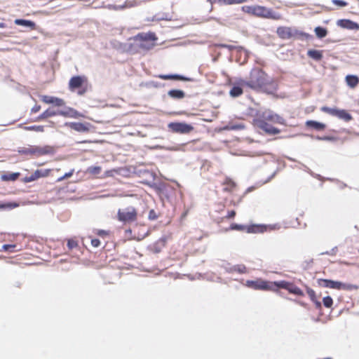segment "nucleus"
Wrapping results in <instances>:
<instances>
[{
    "label": "nucleus",
    "mask_w": 359,
    "mask_h": 359,
    "mask_svg": "<svg viewBox=\"0 0 359 359\" xmlns=\"http://www.w3.org/2000/svg\"><path fill=\"white\" fill-rule=\"evenodd\" d=\"M270 226L262 224H252L250 225L240 224L237 223H231L226 231H245L248 233H259L267 231Z\"/></svg>",
    "instance_id": "20e7f679"
},
{
    "label": "nucleus",
    "mask_w": 359,
    "mask_h": 359,
    "mask_svg": "<svg viewBox=\"0 0 359 359\" xmlns=\"http://www.w3.org/2000/svg\"><path fill=\"white\" fill-rule=\"evenodd\" d=\"M273 292L282 295L279 291L280 289L287 290L290 294H294L297 297H304V291L297 286L293 282L282 280L273 281Z\"/></svg>",
    "instance_id": "7ed1b4c3"
},
{
    "label": "nucleus",
    "mask_w": 359,
    "mask_h": 359,
    "mask_svg": "<svg viewBox=\"0 0 359 359\" xmlns=\"http://www.w3.org/2000/svg\"><path fill=\"white\" fill-rule=\"evenodd\" d=\"M172 19V16L168 13H156L152 18V21H161V20H167L170 21Z\"/></svg>",
    "instance_id": "f704fd0d"
},
{
    "label": "nucleus",
    "mask_w": 359,
    "mask_h": 359,
    "mask_svg": "<svg viewBox=\"0 0 359 359\" xmlns=\"http://www.w3.org/2000/svg\"><path fill=\"white\" fill-rule=\"evenodd\" d=\"M67 246L69 250H72L74 248H76L79 246L78 242L73 238H69L67 239Z\"/></svg>",
    "instance_id": "de8ad7c7"
},
{
    "label": "nucleus",
    "mask_w": 359,
    "mask_h": 359,
    "mask_svg": "<svg viewBox=\"0 0 359 359\" xmlns=\"http://www.w3.org/2000/svg\"><path fill=\"white\" fill-rule=\"evenodd\" d=\"M166 241L167 238L165 236H162L153 244L149 245L148 246V250L155 254H158L161 252L162 249L165 246Z\"/></svg>",
    "instance_id": "a211bd4d"
},
{
    "label": "nucleus",
    "mask_w": 359,
    "mask_h": 359,
    "mask_svg": "<svg viewBox=\"0 0 359 359\" xmlns=\"http://www.w3.org/2000/svg\"><path fill=\"white\" fill-rule=\"evenodd\" d=\"M62 126L69 127L79 133H88L95 129V126L89 122H65Z\"/></svg>",
    "instance_id": "1a4fd4ad"
},
{
    "label": "nucleus",
    "mask_w": 359,
    "mask_h": 359,
    "mask_svg": "<svg viewBox=\"0 0 359 359\" xmlns=\"http://www.w3.org/2000/svg\"><path fill=\"white\" fill-rule=\"evenodd\" d=\"M226 49H228L229 51L236 50L238 53H241L242 51L247 52V50L244 47L241 46H233L227 44Z\"/></svg>",
    "instance_id": "49530a36"
},
{
    "label": "nucleus",
    "mask_w": 359,
    "mask_h": 359,
    "mask_svg": "<svg viewBox=\"0 0 359 359\" xmlns=\"http://www.w3.org/2000/svg\"><path fill=\"white\" fill-rule=\"evenodd\" d=\"M158 78L163 79V80H172V81H193L194 79L180 74H161L156 76Z\"/></svg>",
    "instance_id": "2eb2a0df"
},
{
    "label": "nucleus",
    "mask_w": 359,
    "mask_h": 359,
    "mask_svg": "<svg viewBox=\"0 0 359 359\" xmlns=\"http://www.w3.org/2000/svg\"><path fill=\"white\" fill-rule=\"evenodd\" d=\"M16 206V204H12L11 203H5L0 201V209L13 208Z\"/></svg>",
    "instance_id": "4d7b16f0"
},
{
    "label": "nucleus",
    "mask_w": 359,
    "mask_h": 359,
    "mask_svg": "<svg viewBox=\"0 0 359 359\" xmlns=\"http://www.w3.org/2000/svg\"><path fill=\"white\" fill-rule=\"evenodd\" d=\"M59 111H61V109L55 110L51 108L46 109V118L51 117L56 115H60Z\"/></svg>",
    "instance_id": "09e8293b"
},
{
    "label": "nucleus",
    "mask_w": 359,
    "mask_h": 359,
    "mask_svg": "<svg viewBox=\"0 0 359 359\" xmlns=\"http://www.w3.org/2000/svg\"><path fill=\"white\" fill-rule=\"evenodd\" d=\"M336 109H337V107H329L327 106H323L321 107L320 110L323 112H325L332 116H334Z\"/></svg>",
    "instance_id": "8fccbe9b"
},
{
    "label": "nucleus",
    "mask_w": 359,
    "mask_h": 359,
    "mask_svg": "<svg viewBox=\"0 0 359 359\" xmlns=\"http://www.w3.org/2000/svg\"><path fill=\"white\" fill-rule=\"evenodd\" d=\"M18 153L27 158H35L43 155L45 150L36 146L29 145L20 148Z\"/></svg>",
    "instance_id": "9d476101"
},
{
    "label": "nucleus",
    "mask_w": 359,
    "mask_h": 359,
    "mask_svg": "<svg viewBox=\"0 0 359 359\" xmlns=\"http://www.w3.org/2000/svg\"><path fill=\"white\" fill-rule=\"evenodd\" d=\"M245 285L253 290L273 292V281L257 279L246 280Z\"/></svg>",
    "instance_id": "39448f33"
},
{
    "label": "nucleus",
    "mask_w": 359,
    "mask_h": 359,
    "mask_svg": "<svg viewBox=\"0 0 359 359\" xmlns=\"http://www.w3.org/2000/svg\"><path fill=\"white\" fill-rule=\"evenodd\" d=\"M338 140V137L334 136H330V135H324L322 136V140L323 141H330V142H334Z\"/></svg>",
    "instance_id": "052dcab7"
},
{
    "label": "nucleus",
    "mask_w": 359,
    "mask_h": 359,
    "mask_svg": "<svg viewBox=\"0 0 359 359\" xmlns=\"http://www.w3.org/2000/svg\"><path fill=\"white\" fill-rule=\"evenodd\" d=\"M144 184L149 186L150 187L154 189L156 191L159 193H162L163 191H165V189L168 187L166 184L164 182H158L156 183L154 181H146Z\"/></svg>",
    "instance_id": "7c9ffc66"
},
{
    "label": "nucleus",
    "mask_w": 359,
    "mask_h": 359,
    "mask_svg": "<svg viewBox=\"0 0 359 359\" xmlns=\"http://www.w3.org/2000/svg\"><path fill=\"white\" fill-rule=\"evenodd\" d=\"M306 289L311 301H313L315 299H317L316 292L312 288L306 286Z\"/></svg>",
    "instance_id": "3c124183"
},
{
    "label": "nucleus",
    "mask_w": 359,
    "mask_h": 359,
    "mask_svg": "<svg viewBox=\"0 0 359 359\" xmlns=\"http://www.w3.org/2000/svg\"><path fill=\"white\" fill-rule=\"evenodd\" d=\"M337 25L342 29L358 31L359 30V23L355 21H353L350 19H339L337 22Z\"/></svg>",
    "instance_id": "4468645a"
},
{
    "label": "nucleus",
    "mask_w": 359,
    "mask_h": 359,
    "mask_svg": "<svg viewBox=\"0 0 359 359\" xmlns=\"http://www.w3.org/2000/svg\"><path fill=\"white\" fill-rule=\"evenodd\" d=\"M261 18L278 20L281 19L282 16L279 13L276 12L273 8L263 6Z\"/></svg>",
    "instance_id": "6ab92c4d"
},
{
    "label": "nucleus",
    "mask_w": 359,
    "mask_h": 359,
    "mask_svg": "<svg viewBox=\"0 0 359 359\" xmlns=\"http://www.w3.org/2000/svg\"><path fill=\"white\" fill-rule=\"evenodd\" d=\"M243 93V84L241 79L234 82L229 90V95L232 97H238Z\"/></svg>",
    "instance_id": "4be33fe9"
},
{
    "label": "nucleus",
    "mask_w": 359,
    "mask_h": 359,
    "mask_svg": "<svg viewBox=\"0 0 359 359\" xmlns=\"http://www.w3.org/2000/svg\"><path fill=\"white\" fill-rule=\"evenodd\" d=\"M266 119L276 123L286 125V121L282 116L271 111L269 112Z\"/></svg>",
    "instance_id": "c85d7f7f"
},
{
    "label": "nucleus",
    "mask_w": 359,
    "mask_h": 359,
    "mask_svg": "<svg viewBox=\"0 0 359 359\" xmlns=\"http://www.w3.org/2000/svg\"><path fill=\"white\" fill-rule=\"evenodd\" d=\"M323 304L325 308H331L333 305V299L332 298L327 295L323 298Z\"/></svg>",
    "instance_id": "c03bdc74"
},
{
    "label": "nucleus",
    "mask_w": 359,
    "mask_h": 359,
    "mask_svg": "<svg viewBox=\"0 0 359 359\" xmlns=\"http://www.w3.org/2000/svg\"><path fill=\"white\" fill-rule=\"evenodd\" d=\"M337 251H338V248H337V246H334V248H332L331 249V250H330V251H325V252H321V253H320V255H335Z\"/></svg>",
    "instance_id": "13d9d810"
},
{
    "label": "nucleus",
    "mask_w": 359,
    "mask_h": 359,
    "mask_svg": "<svg viewBox=\"0 0 359 359\" xmlns=\"http://www.w3.org/2000/svg\"><path fill=\"white\" fill-rule=\"evenodd\" d=\"M241 82H242L243 86H245L254 90L259 91V88L256 86L254 79H252L250 77L249 81H245L244 79H241Z\"/></svg>",
    "instance_id": "58836bf2"
},
{
    "label": "nucleus",
    "mask_w": 359,
    "mask_h": 359,
    "mask_svg": "<svg viewBox=\"0 0 359 359\" xmlns=\"http://www.w3.org/2000/svg\"><path fill=\"white\" fill-rule=\"evenodd\" d=\"M253 125L255 128L261 129L269 135H276L280 133V130L279 128L272 126L264 119L254 118Z\"/></svg>",
    "instance_id": "0eeeda50"
},
{
    "label": "nucleus",
    "mask_w": 359,
    "mask_h": 359,
    "mask_svg": "<svg viewBox=\"0 0 359 359\" xmlns=\"http://www.w3.org/2000/svg\"><path fill=\"white\" fill-rule=\"evenodd\" d=\"M20 175V172H8L2 175L1 179L3 181H15Z\"/></svg>",
    "instance_id": "4c0bfd02"
},
{
    "label": "nucleus",
    "mask_w": 359,
    "mask_h": 359,
    "mask_svg": "<svg viewBox=\"0 0 359 359\" xmlns=\"http://www.w3.org/2000/svg\"><path fill=\"white\" fill-rule=\"evenodd\" d=\"M128 43H120L118 48L124 53H127Z\"/></svg>",
    "instance_id": "0e129e2a"
},
{
    "label": "nucleus",
    "mask_w": 359,
    "mask_h": 359,
    "mask_svg": "<svg viewBox=\"0 0 359 359\" xmlns=\"http://www.w3.org/2000/svg\"><path fill=\"white\" fill-rule=\"evenodd\" d=\"M88 79L85 75H75L69 81V89L76 92L79 95H83L88 91Z\"/></svg>",
    "instance_id": "f03ea898"
},
{
    "label": "nucleus",
    "mask_w": 359,
    "mask_h": 359,
    "mask_svg": "<svg viewBox=\"0 0 359 359\" xmlns=\"http://www.w3.org/2000/svg\"><path fill=\"white\" fill-rule=\"evenodd\" d=\"M234 0H207V2L211 4L218 3L224 5H233L234 4Z\"/></svg>",
    "instance_id": "37998d69"
},
{
    "label": "nucleus",
    "mask_w": 359,
    "mask_h": 359,
    "mask_svg": "<svg viewBox=\"0 0 359 359\" xmlns=\"http://www.w3.org/2000/svg\"><path fill=\"white\" fill-rule=\"evenodd\" d=\"M74 172V169H72L69 172H65L62 176H61V177L57 178V181H61V180H62L64 179H67L68 177H70L73 175Z\"/></svg>",
    "instance_id": "bf43d9fd"
},
{
    "label": "nucleus",
    "mask_w": 359,
    "mask_h": 359,
    "mask_svg": "<svg viewBox=\"0 0 359 359\" xmlns=\"http://www.w3.org/2000/svg\"><path fill=\"white\" fill-rule=\"evenodd\" d=\"M76 191V187L74 184L69 183L67 187L62 188L63 192L74 193Z\"/></svg>",
    "instance_id": "864d4df0"
},
{
    "label": "nucleus",
    "mask_w": 359,
    "mask_h": 359,
    "mask_svg": "<svg viewBox=\"0 0 359 359\" xmlns=\"http://www.w3.org/2000/svg\"><path fill=\"white\" fill-rule=\"evenodd\" d=\"M158 215L156 211L153 209L150 210L148 215V219L149 220H155L158 218Z\"/></svg>",
    "instance_id": "6e6d98bb"
},
{
    "label": "nucleus",
    "mask_w": 359,
    "mask_h": 359,
    "mask_svg": "<svg viewBox=\"0 0 359 359\" xmlns=\"http://www.w3.org/2000/svg\"><path fill=\"white\" fill-rule=\"evenodd\" d=\"M263 6L253 5V6H243L241 7V10L248 14H250L255 17H262Z\"/></svg>",
    "instance_id": "f3484780"
},
{
    "label": "nucleus",
    "mask_w": 359,
    "mask_h": 359,
    "mask_svg": "<svg viewBox=\"0 0 359 359\" xmlns=\"http://www.w3.org/2000/svg\"><path fill=\"white\" fill-rule=\"evenodd\" d=\"M357 288H358V286L355 285L343 283V282L338 280L337 287V290H338L351 291V290L357 289Z\"/></svg>",
    "instance_id": "c9c22d12"
},
{
    "label": "nucleus",
    "mask_w": 359,
    "mask_h": 359,
    "mask_svg": "<svg viewBox=\"0 0 359 359\" xmlns=\"http://www.w3.org/2000/svg\"><path fill=\"white\" fill-rule=\"evenodd\" d=\"M306 128L320 132L326 128V124L316 120H307L305 123Z\"/></svg>",
    "instance_id": "5701e85b"
},
{
    "label": "nucleus",
    "mask_w": 359,
    "mask_h": 359,
    "mask_svg": "<svg viewBox=\"0 0 359 359\" xmlns=\"http://www.w3.org/2000/svg\"><path fill=\"white\" fill-rule=\"evenodd\" d=\"M332 3L338 7L343 8L348 5V2L344 0H332Z\"/></svg>",
    "instance_id": "603ef678"
},
{
    "label": "nucleus",
    "mask_w": 359,
    "mask_h": 359,
    "mask_svg": "<svg viewBox=\"0 0 359 359\" xmlns=\"http://www.w3.org/2000/svg\"><path fill=\"white\" fill-rule=\"evenodd\" d=\"M170 131L178 134H189L194 130V126L186 122H170L168 124Z\"/></svg>",
    "instance_id": "423d86ee"
},
{
    "label": "nucleus",
    "mask_w": 359,
    "mask_h": 359,
    "mask_svg": "<svg viewBox=\"0 0 359 359\" xmlns=\"http://www.w3.org/2000/svg\"><path fill=\"white\" fill-rule=\"evenodd\" d=\"M14 22L17 25L30 27H34V23L30 20H22V19H16Z\"/></svg>",
    "instance_id": "ea45409f"
},
{
    "label": "nucleus",
    "mask_w": 359,
    "mask_h": 359,
    "mask_svg": "<svg viewBox=\"0 0 359 359\" xmlns=\"http://www.w3.org/2000/svg\"><path fill=\"white\" fill-rule=\"evenodd\" d=\"M168 97L174 100H181L186 97V93L181 90L177 88H172L168 91L167 93Z\"/></svg>",
    "instance_id": "393cba45"
},
{
    "label": "nucleus",
    "mask_w": 359,
    "mask_h": 359,
    "mask_svg": "<svg viewBox=\"0 0 359 359\" xmlns=\"http://www.w3.org/2000/svg\"><path fill=\"white\" fill-rule=\"evenodd\" d=\"M102 170V168L99 165H93L90 166L87 168V172L90 173L92 175H99Z\"/></svg>",
    "instance_id": "79ce46f5"
},
{
    "label": "nucleus",
    "mask_w": 359,
    "mask_h": 359,
    "mask_svg": "<svg viewBox=\"0 0 359 359\" xmlns=\"http://www.w3.org/2000/svg\"><path fill=\"white\" fill-rule=\"evenodd\" d=\"M333 116H336L346 122H349L353 119L352 115L346 109H344L337 108Z\"/></svg>",
    "instance_id": "a878e982"
},
{
    "label": "nucleus",
    "mask_w": 359,
    "mask_h": 359,
    "mask_svg": "<svg viewBox=\"0 0 359 359\" xmlns=\"http://www.w3.org/2000/svg\"><path fill=\"white\" fill-rule=\"evenodd\" d=\"M146 86L150 88H159L165 86V83H162L156 81H150L146 83Z\"/></svg>",
    "instance_id": "a18cd8bd"
},
{
    "label": "nucleus",
    "mask_w": 359,
    "mask_h": 359,
    "mask_svg": "<svg viewBox=\"0 0 359 359\" xmlns=\"http://www.w3.org/2000/svg\"><path fill=\"white\" fill-rule=\"evenodd\" d=\"M137 215V210L133 206H129L123 210L119 209L117 212L118 219L123 223L135 221Z\"/></svg>",
    "instance_id": "6e6552de"
},
{
    "label": "nucleus",
    "mask_w": 359,
    "mask_h": 359,
    "mask_svg": "<svg viewBox=\"0 0 359 359\" xmlns=\"http://www.w3.org/2000/svg\"><path fill=\"white\" fill-rule=\"evenodd\" d=\"M314 33L318 39H322L327 36L328 30L325 27L317 26L314 28Z\"/></svg>",
    "instance_id": "72a5a7b5"
},
{
    "label": "nucleus",
    "mask_w": 359,
    "mask_h": 359,
    "mask_svg": "<svg viewBox=\"0 0 359 359\" xmlns=\"http://www.w3.org/2000/svg\"><path fill=\"white\" fill-rule=\"evenodd\" d=\"M65 109H61V111H59V114L60 116H62L64 117L67 118H78L80 117H84V115L77 111L76 109L67 106H64Z\"/></svg>",
    "instance_id": "dca6fc26"
},
{
    "label": "nucleus",
    "mask_w": 359,
    "mask_h": 359,
    "mask_svg": "<svg viewBox=\"0 0 359 359\" xmlns=\"http://www.w3.org/2000/svg\"><path fill=\"white\" fill-rule=\"evenodd\" d=\"M133 172L140 177H145V182L149 181L148 180L154 181L156 176L154 171L143 167H134Z\"/></svg>",
    "instance_id": "ddd939ff"
},
{
    "label": "nucleus",
    "mask_w": 359,
    "mask_h": 359,
    "mask_svg": "<svg viewBox=\"0 0 359 359\" xmlns=\"http://www.w3.org/2000/svg\"><path fill=\"white\" fill-rule=\"evenodd\" d=\"M345 81L350 88H355L359 83V76L355 74H348L345 77Z\"/></svg>",
    "instance_id": "c756f323"
},
{
    "label": "nucleus",
    "mask_w": 359,
    "mask_h": 359,
    "mask_svg": "<svg viewBox=\"0 0 359 359\" xmlns=\"http://www.w3.org/2000/svg\"><path fill=\"white\" fill-rule=\"evenodd\" d=\"M227 265L229 266H226L225 270L228 273L237 272L240 274H243L247 272V268L244 264H236L233 266H230V264L228 263Z\"/></svg>",
    "instance_id": "cd10ccee"
},
{
    "label": "nucleus",
    "mask_w": 359,
    "mask_h": 359,
    "mask_svg": "<svg viewBox=\"0 0 359 359\" xmlns=\"http://www.w3.org/2000/svg\"><path fill=\"white\" fill-rule=\"evenodd\" d=\"M292 27L280 26L277 28L276 34L279 38L283 40L291 39Z\"/></svg>",
    "instance_id": "412c9836"
},
{
    "label": "nucleus",
    "mask_w": 359,
    "mask_h": 359,
    "mask_svg": "<svg viewBox=\"0 0 359 359\" xmlns=\"http://www.w3.org/2000/svg\"><path fill=\"white\" fill-rule=\"evenodd\" d=\"M245 128V126L243 123H229L224 126L220 130H243Z\"/></svg>",
    "instance_id": "473e14b6"
},
{
    "label": "nucleus",
    "mask_w": 359,
    "mask_h": 359,
    "mask_svg": "<svg viewBox=\"0 0 359 359\" xmlns=\"http://www.w3.org/2000/svg\"><path fill=\"white\" fill-rule=\"evenodd\" d=\"M15 247H16L15 245H4L3 249L6 251L13 252L14 248H15Z\"/></svg>",
    "instance_id": "e2e57ef3"
},
{
    "label": "nucleus",
    "mask_w": 359,
    "mask_h": 359,
    "mask_svg": "<svg viewBox=\"0 0 359 359\" xmlns=\"http://www.w3.org/2000/svg\"><path fill=\"white\" fill-rule=\"evenodd\" d=\"M46 104H50L55 107H62L65 105V102L62 98L46 95Z\"/></svg>",
    "instance_id": "2f4dec72"
},
{
    "label": "nucleus",
    "mask_w": 359,
    "mask_h": 359,
    "mask_svg": "<svg viewBox=\"0 0 359 359\" xmlns=\"http://www.w3.org/2000/svg\"><path fill=\"white\" fill-rule=\"evenodd\" d=\"M95 233L101 237V238H104L107 236H109V233H110V231H107V230H104V229H97L96 230V232Z\"/></svg>",
    "instance_id": "5fc2aeb1"
},
{
    "label": "nucleus",
    "mask_w": 359,
    "mask_h": 359,
    "mask_svg": "<svg viewBox=\"0 0 359 359\" xmlns=\"http://www.w3.org/2000/svg\"><path fill=\"white\" fill-rule=\"evenodd\" d=\"M338 280H334L332 279L327 278H318L317 284L319 287L335 289L337 287Z\"/></svg>",
    "instance_id": "b1692460"
},
{
    "label": "nucleus",
    "mask_w": 359,
    "mask_h": 359,
    "mask_svg": "<svg viewBox=\"0 0 359 359\" xmlns=\"http://www.w3.org/2000/svg\"><path fill=\"white\" fill-rule=\"evenodd\" d=\"M311 302L315 304L316 309H322V303L318 299H315V300Z\"/></svg>",
    "instance_id": "774afa93"
},
{
    "label": "nucleus",
    "mask_w": 359,
    "mask_h": 359,
    "mask_svg": "<svg viewBox=\"0 0 359 359\" xmlns=\"http://www.w3.org/2000/svg\"><path fill=\"white\" fill-rule=\"evenodd\" d=\"M299 135L298 134H294V135H283V136H278V137H274L273 139H272L273 140H279V139H285V138H292V137H294L295 136H297ZM299 135H302V136H304V137H309L312 139H314L315 137V135H309V134H306V133H302V134H300Z\"/></svg>",
    "instance_id": "a19ab883"
},
{
    "label": "nucleus",
    "mask_w": 359,
    "mask_h": 359,
    "mask_svg": "<svg viewBox=\"0 0 359 359\" xmlns=\"http://www.w3.org/2000/svg\"><path fill=\"white\" fill-rule=\"evenodd\" d=\"M140 41V43H152L155 44V42L158 40V37L155 32H140L133 37H130L129 40Z\"/></svg>",
    "instance_id": "9b49d317"
},
{
    "label": "nucleus",
    "mask_w": 359,
    "mask_h": 359,
    "mask_svg": "<svg viewBox=\"0 0 359 359\" xmlns=\"http://www.w3.org/2000/svg\"><path fill=\"white\" fill-rule=\"evenodd\" d=\"M101 244L100 239L94 238L91 239V245L93 247L98 248Z\"/></svg>",
    "instance_id": "680f3d73"
},
{
    "label": "nucleus",
    "mask_w": 359,
    "mask_h": 359,
    "mask_svg": "<svg viewBox=\"0 0 359 359\" xmlns=\"http://www.w3.org/2000/svg\"><path fill=\"white\" fill-rule=\"evenodd\" d=\"M236 212L234 210H231L228 211L227 215H226V217L228 219H233L236 216Z\"/></svg>",
    "instance_id": "69168bd1"
},
{
    "label": "nucleus",
    "mask_w": 359,
    "mask_h": 359,
    "mask_svg": "<svg viewBox=\"0 0 359 359\" xmlns=\"http://www.w3.org/2000/svg\"><path fill=\"white\" fill-rule=\"evenodd\" d=\"M250 78L254 79L260 92L273 95L276 98L279 97L276 94L278 89V82L262 69H252L250 72Z\"/></svg>",
    "instance_id": "f257e3e1"
},
{
    "label": "nucleus",
    "mask_w": 359,
    "mask_h": 359,
    "mask_svg": "<svg viewBox=\"0 0 359 359\" xmlns=\"http://www.w3.org/2000/svg\"><path fill=\"white\" fill-rule=\"evenodd\" d=\"M292 39L301 40V41H304V40L310 41L313 39V35H311L309 33L304 32L303 31L299 30L296 27H292Z\"/></svg>",
    "instance_id": "aec40b11"
},
{
    "label": "nucleus",
    "mask_w": 359,
    "mask_h": 359,
    "mask_svg": "<svg viewBox=\"0 0 359 359\" xmlns=\"http://www.w3.org/2000/svg\"><path fill=\"white\" fill-rule=\"evenodd\" d=\"M223 184L227 185L223 189L224 191L226 192H230L236 186V183L229 177H226Z\"/></svg>",
    "instance_id": "e433bc0d"
},
{
    "label": "nucleus",
    "mask_w": 359,
    "mask_h": 359,
    "mask_svg": "<svg viewBox=\"0 0 359 359\" xmlns=\"http://www.w3.org/2000/svg\"><path fill=\"white\" fill-rule=\"evenodd\" d=\"M323 50L311 48L306 52V55L316 62H320L323 58Z\"/></svg>",
    "instance_id": "bb28decb"
},
{
    "label": "nucleus",
    "mask_w": 359,
    "mask_h": 359,
    "mask_svg": "<svg viewBox=\"0 0 359 359\" xmlns=\"http://www.w3.org/2000/svg\"><path fill=\"white\" fill-rule=\"evenodd\" d=\"M154 47V43H128L127 53L135 54L139 52L140 49L144 50H149Z\"/></svg>",
    "instance_id": "f8f14e48"
},
{
    "label": "nucleus",
    "mask_w": 359,
    "mask_h": 359,
    "mask_svg": "<svg viewBox=\"0 0 359 359\" xmlns=\"http://www.w3.org/2000/svg\"><path fill=\"white\" fill-rule=\"evenodd\" d=\"M172 190L169 189L168 187L165 189V191H163L161 194L165 196L168 200L170 199V194Z\"/></svg>",
    "instance_id": "338daca9"
}]
</instances>
